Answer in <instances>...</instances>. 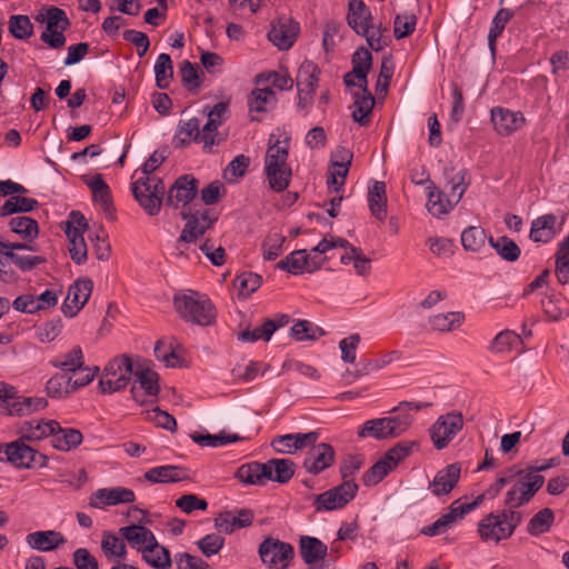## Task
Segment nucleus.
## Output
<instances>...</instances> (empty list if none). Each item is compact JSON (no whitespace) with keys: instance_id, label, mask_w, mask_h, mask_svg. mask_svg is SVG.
<instances>
[{"instance_id":"60","label":"nucleus","mask_w":569,"mask_h":569,"mask_svg":"<svg viewBox=\"0 0 569 569\" xmlns=\"http://www.w3.org/2000/svg\"><path fill=\"white\" fill-rule=\"evenodd\" d=\"M179 73L183 86L189 90H198L200 88V76L203 72L199 69L196 63H191L188 60H183L179 66Z\"/></svg>"},{"instance_id":"64","label":"nucleus","mask_w":569,"mask_h":569,"mask_svg":"<svg viewBox=\"0 0 569 569\" xmlns=\"http://www.w3.org/2000/svg\"><path fill=\"white\" fill-rule=\"evenodd\" d=\"M227 139V134L218 131V127L206 123L200 133L198 142H201L206 152H211L213 147L220 146Z\"/></svg>"},{"instance_id":"12","label":"nucleus","mask_w":569,"mask_h":569,"mask_svg":"<svg viewBox=\"0 0 569 569\" xmlns=\"http://www.w3.org/2000/svg\"><path fill=\"white\" fill-rule=\"evenodd\" d=\"M93 289V282L89 278L79 279L69 287L68 295L61 307L67 317H74L87 303Z\"/></svg>"},{"instance_id":"27","label":"nucleus","mask_w":569,"mask_h":569,"mask_svg":"<svg viewBox=\"0 0 569 569\" xmlns=\"http://www.w3.org/2000/svg\"><path fill=\"white\" fill-rule=\"evenodd\" d=\"M273 136L269 140V147L264 157V173L274 171L278 168L290 167L287 163L289 156V140H279L278 138L272 141Z\"/></svg>"},{"instance_id":"33","label":"nucleus","mask_w":569,"mask_h":569,"mask_svg":"<svg viewBox=\"0 0 569 569\" xmlns=\"http://www.w3.org/2000/svg\"><path fill=\"white\" fill-rule=\"evenodd\" d=\"M352 73H355L356 79L358 80V86L367 92V76L372 66V56L370 51L365 48H358L352 54Z\"/></svg>"},{"instance_id":"46","label":"nucleus","mask_w":569,"mask_h":569,"mask_svg":"<svg viewBox=\"0 0 569 569\" xmlns=\"http://www.w3.org/2000/svg\"><path fill=\"white\" fill-rule=\"evenodd\" d=\"M489 244L496 250L498 256L508 261L515 262L519 259L521 250L519 246L510 238L502 236L497 239L489 238Z\"/></svg>"},{"instance_id":"15","label":"nucleus","mask_w":569,"mask_h":569,"mask_svg":"<svg viewBox=\"0 0 569 569\" xmlns=\"http://www.w3.org/2000/svg\"><path fill=\"white\" fill-rule=\"evenodd\" d=\"M136 500L131 489L124 487L102 488L94 491L89 498V506L96 509H103L109 506L130 503Z\"/></svg>"},{"instance_id":"32","label":"nucleus","mask_w":569,"mask_h":569,"mask_svg":"<svg viewBox=\"0 0 569 569\" xmlns=\"http://www.w3.org/2000/svg\"><path fill=\"white\" fill-rule=\"evenodd\" d=\"M83 436L78 429L62 428L58 423V428L51 436V445L54 449L60 451H70L77 448L82 442Z\"/></svg>"},{"instance_id":"37","label":"nucleus","mask_w":569,"mask_h":569,"mask_svg":"<svg viewBox=\"0 0 569 569\" xmlns=\"http://www.w3.org/2000/svg\"><path fill=\"white\" fill-rule=\"evenodd\" d=\"M368 202L372 216L378 220L383 221L387 217V194L385 182H373L369 188Z\"/></svg>"},{"instance_id":"3","label":"nucleus","mask_w":569,"mask_h":569,"mask_svg":"<svg viewBox=\"0 0 569 569\" xmlns=\"http://www.w3.org/2000/svg\"><path fill=\"white\" fill-rule=\"evenodd\" d=\"M133 373L130 358L126 355L110 360L103 369L99 380V389L102 393H113L124 389Z\"/></svg>"},{"instance_id":"47","label":"nucleus","mask_w":569,"mask_h":569,"mask_svg":"<svg viewBox=\"0 0 569 569\" xmlns=\"http://www.w3.org/2000/svg\"><path fill=\"white\" fill-rule=\"evenodd\" d=\"M291 337L297 341H315L326 335V331L308 320H299L290 329Z\"/></svg>"},{"instance_id":"1","label":"nucleus","mask_w":569,"mask_h":569,"mask_svg":"<svg viewBox=\"0 0 569 569\" xmlns=\"http://www.w3.org/2000/svg\"><path fill=\"white\" fill-rule=\"evenodd\" d=\"M166 160L163 151H154L141 168V177L132 182V193L139 206L151 217L160 212L166 194L161 178L152 176L153 171Z\"/></svg>"},{"instance_id":"31","label":"nucleus","mask_w":569,"mask_h":569,"mask_svg":"<svg viewBox=\"0 0 569 569\" xmlns=\"http://www.w3.org/2000/svg\"><path fill=\"white\" fill-rule=\"evenodd\" d=\"M87 184L92 191V198L98 203L106 214L112 216L114 208L112 204V197L109 186L103 180L100 173L92 177Z\"/></svg>"},{"instance_id":"29","label":"nucleus","mask_w":569,"mask_h":569,"mask_svg":"<svg viewBox=\"0 0 569 569\" xmlns=\"http://www.w3.org/2000/svg\"><path fill=\"white\" fill-rule=\"evenodd\" d=\"M54 428H58L56 420H32L21 426V436L27 441H40L52 436Z\"/></svg>"},{"instance_id":"39","label":"nucleus","mask_w":569,"mask_h":569,"mask_svg":"<svg viewBox=\"0 0 569 569\" xmlns=\"http://www.w3.org/2000/svg\"><path fill=\"white\" fill-rule=\"evenodd\" d=\"M237 478L246 485H263L270 478V471H267L263 463L250 462L237 470Z\"/></svg>"},{"instance_id":"26","label":"nucleus","mask_w":569,"mask_h":569,"mask_svg":"<svg viewBox=\"0 0 569 569\" xmlns=\"http://www.w3.org/2000/svg\"><path fill=\"white\" fill-rule=\"evenodd\" d=\"M347 20L357 34H366L371 28L372 14L362 0H350Z\"/></svg>"},{"instance_id":"24","label":"nucleus","mask_w":569,"mask_h":569,"mask_svg":"<svg viewBox=\"0 0 569 569\" xmlns=\"http://www.w3.org/2000/svg\"><path fill=\"white\" fill-rule=\"evenodd\" d=\"M119 533L128 543L137 551L143 555V550H148L154 546L157 539L153 532L141 525H130L119 529Z\"/></svg>"},{"instance_id":"30","label":"nucleus","mask_w":569,"mask_h":569,"mask_svg":"<svg viewBox=\"0 0 569 569\" xmlns=\"http://www.w3.org/2000/svg\"><path fill=\"white\" fill-rule=\"evenodd\" d=\"M276 103V94L269 88H257L252 90L248 97V107L250 114H252L253 112H267L274 108ZM251 120L259 121V119L254 116H251Z\"/></svg>"},{"instance_id":"55","label":"nucleus","mask_w":569,"mask_h":569,"mask_svg":"<svg viewBox=\"0 0 569 569\" xmlns=\"http://www.w3.org/2000/svg\"><path fill=\"white\" fill-rule=\"evenodd\" d=\"M191 439L202 446V447H221L226 446L228 443H233L240 440H243L242 437H240L237 433L233 435H226L223 431L219 435H200V433H193L191 435Z\"/></svg>"},{"instance_id":"42","label":"nucleus","mask_w":569,"mask_h":569,"mask_svg":"<svg viewBox=\"0 0 569 569\" xmlns=\"http://www.w3.org/2000/svg\"><path fill=\"white\" fill-rule=\"evenodd\" d=\"M46 390L51 398H64L74 392L72 377L66 372L56 373L47 381Z\"/></svg>"},{"instance_id":"22","label":"nucleus","mask_w":569,"mask_h":569,"mask_svg":"<svg viewBox=\"0 0 569 569\" xmlns=\"http://www.w3.org/2000/svg\"><path fill=\"white\" fill-rule=\"evenodd\" d=\"M22 436L10 443H4L6 460L20 469H32L34 449L26 443Z\"/></svg>"},{"instance_id":"5","label":"nucleus","mask_w":569,"mask_h":569,"mask_svg":"<svg viewBox=\"0 0 569 569\" xmlns=\"http://www.w3.org/2000/svg\"><path fill=\"white\" fill-rule=\"evenodd\" d=\"M355 481L342 482L313 497L312 506L317 512L333 511L345 508L358 492Z\"/></svg>"},{"instance_id":"8","label":"nucleus","mask_w":569,"mask_h":569,"mask_svg":"<svg viewBox=\"0 0 569 569\" xmlns=\"http://www.w3.org/2000/svg\"><path fill=\"white\" fill-rule=\"evenodd\" d=\"M182 218L187 220L180 237L178 238V248L182 243L194 242L201 238L207 230L218 220V214L212 210H197L191 213H182Z\"/></svg>"},{"instance_id":"58","label":"nucleus","mask_w":569,"mask_h":569,"mask_svg":"<svg viewBox=\"0 0 569 569\" xmlns=\"http://www.w3.org/2000/svg\"><path fill=\"white\" fill-rule=\"evenodd\" d=\"M38 21H46V28L48 30L58 29V30H67L70 27V20L67 17V13L57 7H51L46 10L44 14H40L37 17Z\"/></svg>"},{"instance_id":"52","label":"nucleus","mask_w":569,"mask_h":569,"mask_svg":"<svg viewBox=\"0 0 569 569\" xmlns=\"http://www.w3.org/2000/svg\"><path fill=\"white\" fill-rule=\"evenodd\" d=\"M359 438L371 437L377 440L391 439L386 418H376L366 421L358 430Z\"/></svg>"},{"instance_id":"23","label":"nucleus","mask_w":569,"mask_h":569,"mask_svg":"<svg viewBox=\"0 0 569 569\" xmlns=\"http://www.w3.org/2000/svg\"><path fill=\"white\" fill-rule=\"evenodd\" d=\"M461 467L459 463H451L439 470L433 480L429 483V489L436 497L448 495L460 479Z\"/></svg>"},{"instance_id":"20","label":"nucleus","mask_w":569,"mask_h":569,"mask_svg":"<svg viewBox=\"0 0 569 569\" xmlns=\"http://www.w3.org/2000/svg\"><path fill=\"white\" fill-rule=\"evenodd\" d=\"M491 121L499 134L509 136L525 124V117L519 111L495 107L491 109Z\"/></svg>"},{"instance_id":"49","label":"nucleus","mask_w":569,"mask_h":569,"mask_svg":"<svg viewBox=\"0 0 569 569\" xmlns=\"http://www.w3.org/2000/svg\"><path fill=\"white\" fill-rule=\"evenodd\" d=\"M101 550L107 559H124L127 556V546L123 539L110 531H103L102 533Z\"/></svg>"},{"instance_id":"40","label":"nucleus","mask_w":569,"mask_h":569,"mask_svg":"<svg viewBox=\"0 0 569 569\" xmlns=\"http://www.w3.org/2000/svg\"><path fill=\"white\" fill-rule=\"evenodd\" d=\"M51 365L68 375L70 372L74 373L84 366L82 349L79 346H74L67 353L56 357Z\"/></svg>"},{"instance_id":"9","label":"nucleus","mask_w":569,"mask_h":569,"mask_svg":"<svg viewBox=\"0 0 569 569\" xmlns=\"http://www.w3.org/2000/svg\"><path fill=\"white\" fill-rule=\"evenodd\" d=\"M483 501V496H478L472 502L460 503L456 500L449 508L447 513H443L432 525L426 526L421 529V533L428 537H435L446 532L451 528L459 519H462L465 515L476 509Z\"/></svg>"},{"instance_id":"13","label":"nucleus","mask_w":569,"mask_h":569,"mask_svg":"<svg viewBox=\"0 0 569 569\" xmlns=\"http://www.w3.org/2000/svg\"><path fill=\"white\" fill-rule=\"evenodd\" d=\"M198 183V180L190 174L179 177L168 190L163 203L173 208L190 203L197 194Z\"/></svg>"},{"instance_id":"62","label":"nucleus","mask_w":569,"mask_h":569,"mask_svg":"<svg viewBox=\"0 0 569 569\" xmlns=\"http://www.w3.org/2000/svg\"><path fill=\"white\" fill-rule=\"evenodd\" d=\"M286 241V237L279 232H269L262 242V256L264 260L272 261L277 259L281 252Z\"/></svg>"},{"instance_id":"54","label":"nucleus","mask_w":569,"mask_h":569,"mask_svg":"<svg viewBox=\"0 0 569 569\" xmlns=\"http://www.w3.org/2000/svg\"><path fill=\"white\" fill-rule=\"evenodd\" d=\"M487 234L483 228L471 226L461 233V243L465 250L477 252L485 247Z\"/></svg>"},{"instance_id":"53","label":"nucleus","mask_w":569,"mask_h":569,"mask_svg":"<svg viewBox=\"0 0 569 569\" xmlns=\"http://www.w3.org/2000/svg\"><path fill=\"white\" fill-rule=\"evenodd\" d=\"M553 521V511L550 508H543L530 519L527 531L531 536H540L550 530Z\"/></svg>"},{"instance_id":"34","label":"nucleus","mask_w":569,"mask_h":569,"mask_svg":"<svg viewBox=\"0 0 569 569\" xmlns=\"http://www.w3.org/2000/svg\"><path fill=\"white\" fill-rule=\"evenodd\" d=\"M320 69L311 61L301 64L297 76L298 91L307 96L313 94L318 87Z\"/></svg>"},{"instance_id":"41","label":"nucleus","mask_w":569,"mask_h":569,"mask_svg":"<svg viewBox=\"0 0 569 569\" xmlns=\"http://www.w3.org/2000/svg\"><path fill=\"white\" fill-rule=\"evenodd\" d=\"M263 465L267 471H270V478H267V480L286 483L295 473V463L290 459H271Z\"/></svg>"},{"instance_id":"14","label":"nucleus","mask_w":569,"mask_h":569,"mask_svg":"<svg viewBox=\"0 0 569 569\" xmlns=\"http://www.w3.org/2000/svg\"><path fill=\"white\" fill-rule=\"evenodd\" d=\"M299 23L291 18L281 17L271 24L268 39L280 50L290 49L299 33Z\"/></svg>"},{"instance_id":"35","label":"nucleus","mask_w":569,"mask_h":569,"mask_svg":"<svg viewBox=\"0 0 569 569\" xmlns=\"http://www.w3.org/2000/svg\"><path fill=\"white\" fill-rule=\"evenodd\" d=\"M48 401L42 397H16L8 400L10 415L23 416L44 409Z\"/></svg>"},{"instance_id":"38","label":"nucleus","mask_w":569,"mask_h":569,"mask_svg":"<svg viewBox=\"0 0 569 569\" xmlns=\"http://www.w3.org/2000/svg\"><path fill=\"white\" fill-rule=\"evenodd\" d=\"M200 133V120L198 118L193 117L184 121L182 120L173 138V143L177 148H183L191 141L198 142Z\"/></svg>"},{"instance_id":"6","label":"nucleus","mask_w":569,"mask_h":569,"mask_svg":"<svg viewBox=\"0 0 569 569\" xmlns=\"http://www.w3.org/2000/svg\"><path fill=\"white\" fill-rule=\"evenodd\" d=\"M465 174L466 172L460 171L452 177L450 180V193L447 198H445L442 192H429L427 208L431 214L435 217L447 214L460 201L467 190Z\"/></svg>"},{"instance_id":"28","label":"nucleus","mask_w":569,"mask_h":569,"mask_svg":"<svg viewBox=\"0 0 569 569\" xmlns=\"http://www.w3.org/2000/svg\"><path fill=\"white\" fill-rule=\"evenodd\" d=\"M144 479L151 483H174L189 479V475L183 467L166 465L149 469Z\"/></svg>"},{"instance_id":"48","label":"nucleus","mask_w":569,"mask_h":569,"mask_svg":"<svg viewBox=\"0 0 569 569\" xmlns=\"http://www.w3.org/2000/svg\"><path fill=\"white\" fill-rule=\"evenodd\" d=\"M10 230L27 241H32L39 233L38 222L27 216L14 217L9 221Z\"/></svg>"},{"instance_id":"43","label":"nucleus","mask_w":569,"mask_h":569,"mask_svg":"<svg viewBox=\"0 0 569 569\" xmlns=\"http://www.w3.org/2000/svg\"><path fill=\"white\" fill-rule=\"evenodd\" d=\"M39 207L38 200L22 196H11L0 208V216L7 217L13 213L30 212Z\"/></svg>"},{"instance_id":"51","label":"nucleus","mask_w":569,"mask_h":569,"mask_svg":"<svg viewBox=\"0 0 569 569\" xmlns=\"http://www.w3.org/2000/svg\"><path fill=\"white\" fill-rule=\"evenodd\" d=\"M307 250L300 249L291 252L277 263V268L292 274L307 272Z\"/></svg>"},{"instance_id":"56","label":"nucleus","mask_w":569,"mask_h":569,"mask_svg":"<svg viewBox=\"0 0 569 569\" xmlns=\"http://www.w3.org/2000/svg\"><path fill=\"white\" fill-rule=\"evenodd\" d=\"M521 343V338L513 331L505 330L499 332L489 346V350L493 353H505L511 351Z\"/></svg>"},{"instance_id":"11","label":"nucleus","mask_w":569,"mask_h":569,"mask_svg":"<svg viewBox=\"0 0 569 569\" xmlns=\"http://www.w3.org/2000/svg\"><path fill=\"white\" fill-rule=\"evenodd\" d=\"M543 476H530L528 480L522 477L507 491L505 506L509 509L519 508L528 503L536 492L543 486Z\"/></svg>"},{"instance_id":"10","label":"nucleus","mask_w":569,"mask_h":569,"mask_svg":"<svg viewBox=\"0 0 569 569\" xmlns=\"http://www.w3.org/2000/svg\"><path fill=\"white\" fill-rule=\"evenodd\" d=\"M462 427L463 417L460 412L440 416L430 429L433 446L439 450L446 448Z\"/></svg>"},{"instance_id":"45","label":"nucleus","mask_w":569,"mask_h":569,"mask_svg":"<svg viewBox=\"0 0 569 569\" xmlns=\"http://www.w3.org/2000/svg\"><path fill=\"white\" fill-rule=\"evenodd\" d=\"M142 559L156 569H169L172 565L170 551L158 541L148 550H143Z\"/></svg>"},{"instance_id":"21","label":"nucleus","mask_w":569,"mask_h":569,"mask_svg":"<svg viewBox=\"0 0 569 569\" xmlns=\"http://www.w3.org/2000/svg\"><path fill=\"white\" fill-rule=\"evenodd\" d=\"M318 437L319 435L316 431L307 433H288L276 437L272 440L271 446L277 452L291 455L299 449L316 443Z\"/></svg>"},{"instance_id":"2","label":"nucleus","mask_w":569,"mask_h":569,"mask_svg":"<svg viewBox=\"0 0 569 569\" xmlns=\"http://www.w3.org/2000/svg\"><path fill=\"white\" fill-rule=\"evenodd\" d=\"M173 303L179 316L194 325L210 326L216 319V309L212 302L203 295L189 290L176 295Z\"/></svg>"},{"instance_id":"50","label":"nucleus","mask_w":569,"mask_h":569,"mask_svg":"<svg viewBox=\"0 0 569 569\" xmlns=\"http://www.w3.org/2000/svg\"><path fill=\"white\" fill-rule=\"evenodd\" d=\"M156 84L160 89H167L173 78V64L168 53L159 54L154 64Z\"/></svg>"},{"instance_id":"18","label":"nucleus","mask_w":569,"mask_h":569,"mask_svg":"<svg viewBox=\"0 0 569 569\" xmlns=\"http://www.w3.org/2000/svg\"><path fill=\"white\" fill-rule=\"evenodd\" d=\"M420 408L421 406L418 403L403 401L390 410V413H393V416L385 418L391 438H397L403 435L410 428L413 421V417L410 415V411H418Z\"/></svg>"},{"instance_id":"4","label":"nucleus","mask_w":569,"mask_h":569,"mask_svg":"<svg viewBox=\"0 0 569 569\" xmlns=\"http://www.w3.org/2000/svg\"><path fill=\"white\" fill-rule=\"evenodd\" d=\"M413 445V442H399L390 448L380 460L363 473V485L373 486L380 482L400 461L410 455Z\"/></svg>"},{"instance_id":"36","label":"nucleus","mask_w":569,"mask_h":569,"mask_svg":"<svg viewBox=\"0 0 569 569\" xmlns=\"http://www.w3.org/2000/svg\"><path fill=\"white\" fill-rule=\"evenodd\" d=\"M557 218L552 213L543 214L531 223L530 239L535 242H548L556 234Z\"/></svg>"},{"instance_id":"59","label":"nucleus","mask_w":569,"mask_h":569,"mask_svg":"<svg viewBox=\"0 0 569 569\" xmlns=\"http://www.w3.org/2000/svg\"><path fill=\"white\" fill-rule=\"evenodd\" d=\"M361 36L366 38L369 48L373 51H381L391 43V38L388 36V28L381 23L378 26L371 23L368 33Z\"/></svg>"},{"instance_id":"16","label":"nucleus","mask_w":569,"mask_h":569,"mask_svg":"<svg viewBox=\"0 0 569 569\" xmlns=\"http://www.w3.org/2000/svg\"><path fill=\"white\" fill-rule=\"evenodd\" d=\"M336 452L329 443L312 445L303 460V468L310 475H319L335 461Z\"/></svg>"},{"instance_id":"57","label":"nucleus","mask_w":569,"mask_h":569,"mask_svg":"<svg viewBox=\"0 0 569 569\" xmlns=\"http://www.w3.org/2000/svg\"><path fill=\"white\" fill-rule=\"evenodd\" d=\"M465 316L461 312H447L432 316L429 323L435 330L451 331L459 328Z\"/></svg>"},{"instance_id":"17","label":"nucleus","mask_w":569,"mask_h":569,"mask_svg":"<svg viewBox=\"0 0 569 569\" xmlns=\"http://www.w3.org/2000/svg\"><path fill=\"white\" fill-rule=\"evenodd\" d=\"M299 553L310 569H322L325 568L323 560L328 556V547L316 537L301 536Z\"/></svg>"},{"instance_id":"44","label":"nucleus","mask_w":569,"mask_h":569,"mask_svg":"<svg viewBox=\"0 0 569 569\" xmlns=\"http://www.w3.org/2000/svg\"><path fill=\"white\" fill-rule=\"evenodd\" d=\"M375 104L372 94L367 90L363 94H356L353 102L352 119L361 126H367L370 121V114Z\"/></svg>"},{"instance_id":"63","label":"nucleus","mask_w":569,"mask_h":569,"mask_svg":"<svg viewBox=\"0 0 569 569\" xmlns=\"http://www.w3.org/2000/svg\"><path fill=\"white\" fill-rule=\"evenodd\" d=\"M132 375L136 376L147 395L156 397L159 393V376L157 372L147 368H138Z\"/></svg>"},{"instance_id":"61","label":"nucleus","mask_w":569,"mask_h":569,"mask_svg":"<svg viewBox=\"0 0 569 569\" xmlns=\"http://www.w3.org/2000/svg\"><path fill=\"white\" fill-rule=\"evenodd\" d=\"M9 32L16 39L26 40L33 34V24L28 16L14 14L9 19Z\"/></svg>"},{"instance_id":"7","label":"nucleus","mask_w":569,"mask_h":569,"mask_svg":"<svg viewBox=\"0 0 569 569\" xmlns=\"http://www.w3.org/2000/svg\"><path fill=\"white\" fill-rule=\"evenodd\" d=\"M261 561L270 569H286L293 558V547L279 539L268 537L259 546Z\"/></svg>"},{"instance_id":"25","label":"nucleus","mask_w":569,"mask_h":569,"mask_svg":"<svg viewBox=\"0 0 569 569\" xmlns=\"http://www.w3.org/2000/svg\"><path fill=\"white\" fill-rule=\"evenodd\" d=\"M26 541L30 548L41 552L52 551L67 542L64 536L56 530L30 532L27 535Z\"/></svg>"},{"instance_id":"19","label":"nucleus","mask_w":569,"mask_h":569,"mask_svg":"<svg viewBox=\"0 0 569 569\" xmlns=\"http://www.w3.org/2000/svg\"><path fill=\"white\" fill-rule=\"evenodd\" d=\"M499 512H491L478 522V535L483 542L499 543L510 538Z\"/></svg>"}]
</instances>
